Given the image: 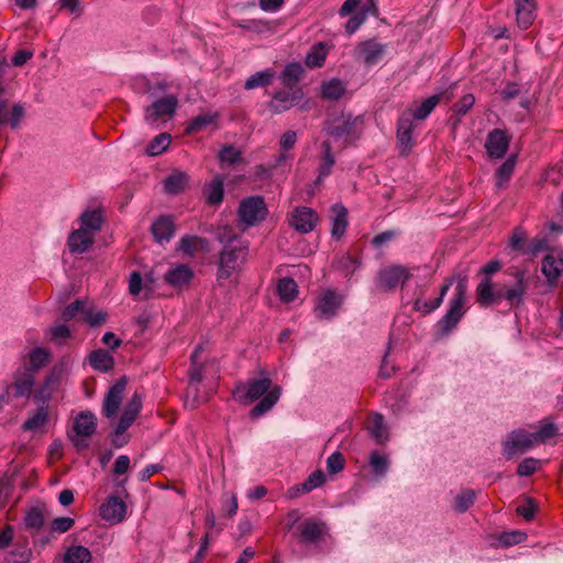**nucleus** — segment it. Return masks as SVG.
<instances>
[{
  "mask_svg": "<svg viewBox=\"0 0 563 563\" xmlns=\"http://www.w3.org/2000/svg\"><path fill=\"white\" fill-rule=\"evenodd\" d=\"M280 395L282 388L279 386H273L272 379L268 377L251 379L246 384H240L232 393L233 398L244 405L263 397L260 402L252 408L250 412L252 418H260L268 412L279 400Z\"/></svg>",
  "mask_w": 563,
  "mask_h": 563,
  "instance_id": "1",
  "label": "nucleus"
},
{
  "mask_svg": "<svg viewBox=\"0 0 563 563\" xmlns=\"http://www.w3.org/2000/svg\"><path fill=\"white\" fill-rule=\"evenodd\" d=\"M223 250L219 255L218 279H227L240 269L249 254V244L236 235H220Z\"/></svg>",
  "mask_w": 563,
  "mask_h": 563,
  "instance_id": "2",
  "label": "nucleus"
},
{
  "mask_svg": "<svg viewBox=\"0 0 563 563\" xmlns=\"http://www.w3.org/2000/svg\"><path fill=\"white\" fill-rule=\"evenodd\" d=\"M468 279L465 275H459L454 295L449 301V308L441 318L439 324L443 332L448 333L456 327L466 312Z\"/></svg>",
  "mask_w": 563,
  "mask_h": 563,
  "instance_id": "3",
  "label": "nucleus"
},
{
  "mask_svg": "<svg viewBox=\"0 0 563 563\" xmlns=\"http://www.w3.org/2000/svg\"><path fill=\"white\" fill-rule=\"evenodd\" d=\"M268 214L267 206L261 196H251L240 202L238 209L239 225L245 230L263 222Z\"/></svg>",
  "mask_w": 563,
  "mask_h": 563,
  "instance_id": "4",
  "label": "nucleus"
},
{
  "mask_svg": "<svg viewBox=\"0 0 563 563\" xmlns=\"http://www.w3.org/2000/svg\"><path fill=\"white\" fill-rule=\"evenodd\" d=\"M2 385L12 398H29L35 386V374L23 364L11 374L10 380H3Z\"/></svg>",
  "mask_w": 563,
  "mask_h": 563,
  "instance_id": "5",
  "label": "nucleus"
},
{
  "mask_svg": "<svg viewBox=\"0 0 563 563\" xmlns=\"http://www.w3.org/2000/svg\"><path fill=\"white\" fill-rule=\"evenodd\" d=\"M363 117H354L351 113H342L325 123V133L334 140L354 137L360 133Z\"/></svg>",
  "mask_w": 563,
  "mask_h": 563,
  "instance_id": "6",
  "label": "nucleus"
},
{
  "mask_svg": "<svg viewBox=\"0 0 563 563\" xmlns=\"http://www.w3.org/2000/svg\"><path fill=\"white\" fill-rule=\"evenodd\" d=\"M345 295L328 288L319 292L316 299L314 312L319 319L330 320L334 318L342 308Z\"/></svg>",
  "mask_w": 563,
  "mask_h": 563,
  "instance_id": "7",
  "label": "nucleus"
},
{
  "mask_svg": "<svg viewBox=\"0 0 563 563\" xmlns=\"http://www.w3.org/2000/svg\"><path fill=\"white\" fill-rule=\"evenodd\" d=\"M178 106V98L174 95L157 99L145 109L144 119L147 124L158 126L170 119Z\"/></svg>",
  "mask_w": 563,
  "mask_h": 563,
  "instance_id": "8",
  "label": "nucleus"
},
{
  "mask_svg": "<svg viewBox=\"0 0 563 563\" xmlns=\"http://www.w3.org/2000/svg\"><path fill=\"white\" fill-rule=\"evenodd\" d=\"M96 428L97 418L90 411H82L75 418L73 423L74 435H70V439L77 450L88 448L87 438L96 432Z\"/></svg>",
  "mask_w": 563,
  "mask_h": 563,
  "instance_id": "9",
  "label": "nucleus"
},
{
  "mask_svg": "<svg viewBox=\"0 0 563 563\" xmlns=\"http://www.w3.org/2000/svg\"><path fill=\"white\" fill-rule=\"evenodd\" d=\"M537 445L536 438L532 432L523 429L514 430L503 443V453L510 460L515 455L522 454L527 450Z\"/></svg>",
  "mask_w": 563,
  "mask_h": 563,
  "instance_id": "10",
  "label": "nucleus"
},
{
  "mask_svg": "<svg viewBox=\"0 0 563 563\" xmlns=\"http://www.w3.org/2000/svg\"><path fill=\"white\" fill-rule=\"evenodd\" d=\"M512 285H505L496 289V297L506 300L510 306H519L523 302V296L527 291L528 284L525 272H517Z\"/></svg>",
  "mask_w": 563,
  "mask_h": 563,
  "instance_id": "11",
  "label": "nucleus"
},
{
  "mask_svg": "<svg viewBox=\"0 0 563 563\" xmlns=\"http://www.w3.org/2000/svg\"><path fill=\"white\" fill-rule=\"evenodd\" d=\"M302 99V90L300 88L290 90H278L273 93L271 101L267 103L268 110L273 114H279L290 110Z\"/></svg>",
  "mask_w": 563,
  "mask_h": 563,
  "instance_id": "12",
  "label": "nucleus"
},
{
  "mask_svg": "<svg viewBox=\"0 0 563 563\" xmlns=\"http://www.w3.org/2000/svg\"><path fill=\"white\" fill-rule=\"evenodd\" d=\"M288 222L297 232L306 234L314 229L318 222V214L309 207H297L289 214Z\"/></svg>",
  "mask_w": 563,
  "mask_h": 563,
  "instance_id": "13",
  "label": "nucleus"
},
{
  "mask_svg": "<svg viewBox=\"0 0 563 563\" xmlns=\"http://www.w3.org/2000/svg\"><path fill=\"white\" fill-rule=\"evenodd\" d=\"M60 384V373L56 369L52 371L43 380V383L32 393L33 402L35 405L49 407L53 394L58 389Z\"/></svg>",
  "mask_w": 563,
  "mask_h": 563,
  "instance_id": "14",
  "label": "nucleus"
},
{
  "mask_svg": "<svg viewBox=\"0 0 563 563\" xmlns=\"http://www.w3.org/2000/svg\"><path fill=\"white\" fill-rule=\"evenodd\" d=\"M99 511L103 520L111 525H115L124 520L126 515V505L119 497L110 496L101 504Z\"/></svg>",
  "mask_w": 563,
  "mask_h": 563,
  "instance_id": "15",
  "label": "nucleus"
},
{
  "mask_svg": "<svg viewBox=\"0 0 563 563\" xmlns=\"http://www.w3.org/2000/svg\"><path fill=\"white\" fill-rule=\"evenodd\" d=\"M510 137L505 131L494 129L487 135L485 148L490 158H501L509 148Z\"/></svg>",
  "mask_w": 563,
  "mask_h": 563,
  "instance_id": "16",
  "label": "nucleus"
},
{
  "mask_svg": "<svg viewBox=\"0 0 563 563\" xmlns=\"http://www.w3.org/2000/svg\"><path fill=\"white\" fill-rule=\"evenodd\" d=\"M413 119L411 110H406L398 120L397 137L402 153H407L413 145Z\"/></svg>",
  "mask_w": 563,
  "mask_h": 563,
  "instance_id": "17",
  "label": "nucleus"
},
{
  "mask_svg": "<svg viewBox=\"0 0 563 563\" xmlns=\"http://www.w3.org/2000/svg\"><path fill=\"white\" fill-rule=\"evenodd\" d=\"M194 277V271L187 264H176L168 268L164 275V282L178 289L187 287Z\"/></svg>",
  "mask_w": 563,
  "mask_h": 563,
  "instance_id": "18",
  "label": "nucleus"
},
{
  "mask_svg": "<svg viewBox=\"0 0 563 563\" xmlns=\"http://www.w3.org/2000/svg\"><path fill=\"white\" fill-rule=\"evenodd\" d=\"M386 52V45L375 40L362 42L357 46L358 58L367 66H372L382 60Z\"/></svg>",
  "mask_w": 563,
  "mask_h": 563,
  "instance_id": "19",
  "label": "nucleus"
},
{
  "mask_svg": "<svg viewBox=\"0 0 563 563\" xmlns=\"http://www.w3.org/2000/svg\"><path fill=\"white\" fill-rule=\"evenodd\" d=\"M541 272L550 285H554L563 275V255L561 253H549L542 260Z\"/></svg>",
  "mask_w": 563,
  "mask_h": 563,
  "instance_id": "20",
  "label": "nucleus"
},
{
  "mask_svg": "<svg viewBox=\"0 0 563 563\" xmlns=\"http://www.w3.org/2000/svg\"><path fill=\"white\" fill-rule=\"evenodd\" d=\"M409 278L408 271L402 266H390L382 269L378 275L380 288L390 290Z\"/></svg>",
  "mask_w": 563,
  "mask_h": 563,
  "instance_id": "21",
  "label": "nucleus"
},
{
  "mask_svg": "<svg viewBox=\"0 0 563 563\" xmlns=\"http://www.w3.org/2000/svg\"><path fill=\"white\" fill-rule=\"evenodd\" d=\"M517 25L527 30L536 19V0H514Z\"/></svg>",
  "mask_w": 563,
  "mask_h": 563,
  "instance_id": "22",
  "label": "nucleus"
},
{
  "mask_svg": "<svg viewBox=\"0 0 563 563\" xmlns=\"http://www.w3.org/2000/svg\"><path fill=\"white\" fill-rule=\"evenodd\" d=\"M125 379L118 380L108 391L103 402V413L111 418L117 415L125 389Z\"/></svg>",
  "mask_w": 563,
  "mask_h": 563,
  "instance_id": "23",
  "label": "nucleus"
},
{
  "mask_svg": "<svg viewBox=\"0 0 563 563\" xmlns=\"http://www.w3.org/2000/svg\"><path fill=\"white\" fill-rule=\"evenodd\" d=\"M366 430L377 444H384L389 440V430L380 413H373L366 424Z\"/></svg>",
  "mask_w": 563,
  "mask_h": 563,
  "instance_id": "24",
  "label": "nucleus"
},
{
  "mask_svg": "<svg viewBox=\"0 0 563 563\" xmlns=\"http://www.w3.org/2000/svg\"><path fill=\"white\" fill-rule=\"evenodd\" d=\"M152 233L159 244L169 242L175 234V223L172 217L163 216L152 224Z\"/></svg>",
  "mask_w": 563,
  "mask_h": 563,
  "instance_id": "25",
  "label": "nucleus"
},
{
  "mask_svg": "<svg viewBox=\"0 0 563 563\" xmlns=\"http://www.w3.org/2000/svg\"><path fill=\"white\" fill-rule=\"evenodd\" d=\"M95 235L91 230L78 228L68 238V246L71 253H85L93 243Z\"/></svg>",
  "mask_w": 563,
  "mask_h": 563,
  "instance_id": "26",
  "label": "nucleus"
},
{
  "mask_svg": "<svg viewBox=\"0 0 563 563\" xmlns=\"http://www.w3.org/2000/svg\"><path fill=\"white\" fill-rule=\"evenodd\" d=\"M332 220H331V235L335 240H340L347 225V210L343 205L335 203L331 208Z\"/></svg>",
  "mask_w": 563,
  "mask_h": 563,
  "instance_id": "27",
  "label": "nucleus"
},
{
  "mask_svg": "<svg viewBox=\"0 0 563 563\" xmlns=\"http://www.w3.org/2000/svg\"><path fill=\"white\" fill-rule=\"evenodd\" d=\"M321 156H320V164L318 168V178L317 181H322L325 177H328L332 168L335 164V157L332 153V146L330 141L325 140L321 143Z\"/></svg>",
  "mask_w": 563,
  "mask_h": 563,
  "instance_id": "28",
  "label": "nucleus"
},
{
  "mask_svg": "<svg viewBox=\"0 0 563 563\" xmlns=\"http://www.w3.org/2000/svg\"><path fill=\"white\" fill-rule=\"evenodd\" d=\"M453 280H454V278H451L444 285H442V287L440 289L439 297H437L433 300H424L422 298H417L413 303V308L417 311H420L424 314L430 313V312L434 311L435 309H438L442 305L443 299H444L448 290L450 289Z\"/></svg>",
  "mask_w": 563,
  "mask_h": 563,
  "instance_id": "29",
  "label": "nucleus"
},
{
  "mask_svg": "<svg viewBox=\"0 0 563 563\" xmlns=\"http://www.w3.org/2000/svg\"><path fill=\"white\" fill-rule=\"evenodd\" d=\"M476 300L482 307H488L494 302H499L496 297V290L493 288L490 277H484L476 287Z\"/></svg>",
  "mask_w": 563,
  "mask_h": 563,
  "instance_id": "30",
  "label": "nucleus"
},
{
  "mask_svg": "<svg viewBox=\"0 0 563 563\" xmlns=\"http://www.w3.org/2000/svg\"><path fill=\"white\" fill-rule=\"evenodd\" d=\"M49 407L36 405V409L31 411L29 418L23 423L24 431H35L47 423Z\"/></svg>",
  "mask_w": 563,
  "mask_h": 563,
  "instance_id": "31",
  "label": "nucleus"
},
{
  "mask_svg": "<svg viewBox=\"0 0 563 563\" xmlns=\"http://www.w3.org/2000/svg\"><path fill=\"white\" fill-rule=\"evenodd\" d=\"M345 91L346 85L338 78L324 81L320 87L321 97L327 100H339Z\"/></svg>",
  "mask_w": 563,
  "mask_h": 563,
  "instance_id": "32",
  "label": "nucleus"
},
{
  "mask_svg": "<svg viewBox=\"0 0 563 563\" xmlns=\"http://www.w3.org/2000/svg\"><path fill=\"white\" fill-rule=\"evenodd\" d=\"M516 162V156L511 155L497 168L495 173L497 189H504L508 185L515 170Z\"/></svg>",
  "mask_w": 563,
  "mask_h": 563,
  "instance_id": "33",
  "label": "nucleus"
},
{
  "mask_svg": "<svg viewBox=\"0 0 563 563\" xmlns=\"http://www.w3.org/2000/svg\"><path fill=\"white\" fill-rule=\"evenodd\" d=\"M89 364L93 369L104 373L113 367L114 360L108 351L97 350L89 355Z\"/></svg>",
  "mask_w": 563,
  "mask_h": 563,
  "instance_id": "34",
  "label": "nucleus"
},
{
  "mask_svg": "<svg viewBox=\"0 0 563 563\" xmlns=\"http://www.w3.org/2000/svg\"><path fill=\"white\" fill-rule=\"evenodd\" d=\"M323 532V523L314 520H308L300 526V540L302 542H312L316 541Z\"/></svg>",
  "mask_w": 563,
  "mask_h": 563,
  "instance_id": "35",
  "label": "nucleus"
},
{
  "mask_svg": "<svg viewBox=\"0 0 563 563\" xmlns=\"http://www.w3.org/2000/svg\"><path fill=\"white\" fill-rule=\"evenodd\" d=\"M328 54L327 45L322 42L313 45L307 53L306 65L309 68L321 67L324 64Z\"/></svg>",
  "mask_w": 563,
  "mask_h": 563,
  "instance_id": "36",
  "label": "nucleus"
},
{
  "mask_svg": "<svg viewBox=\"0 0 563 563\" xmlns=\"http://www.w3.org/2000/svg\"><path fill=\"white\" fill-rule=\"evenodd\" d=\"M275 73L269 68L257 71L246 79L244 88L252 90L258 87H266L273 81Z\"/></svg>",
  "mask_w": 563,
  "mask_h": 563,
  "instance_id": "37",
  "label": "nucleus"
},
{
  "mask_svg": "<svg viewBox=\"0 0 563 563\" xmlns=\"http://www.w3.org/2000/svg\"><path fill=\"white\" fill-rule=\"evenodd\" d=\"M49 356L51 353L47 349L41 346L35 347L29 353V364L25 365L32 368V373L35 374L47 364Z\"/></svg>",
  "mask_w": 563,
  "mask_h": 563,
  "instance_id": "38",
  "label": "nucleus"
},
{
  "mask_svg": "<svg viewBox=\"0 0 563 563\" xmlns=\"http://www.w3.org/2000/svg\"><path fill=\"white\" fill-rule=\"evenodd\" d=\"M206 244L207 241L205 239L196 235H186L180 239L178 250L185 255L192 257L198 252V250L203 247Z\"/></svg>",
  "mask_w": 563,
  "mask_h": 563,
  "instance_id": "39",
  "label": "nucleus"
},
{
  "mask_svg": "<svg viewBox=\"0 0 563 563\" xmlns=\"http://www.w3.org/2000/svg\"><path fill=\"white\" fill-rule=\"evenodd\" d=\"M91 552L82 545L70 547L64 556L65 563H91Z\"/></svg>",
  "mask_w": 563,
  "mask_h": 563,
  "instance_id": "40",
  "label": "nucleus"
},
{
  "mask_svg": "<svg viewBox=\"0 0 563 563\" xmlns=\"http://www.w3.org/2000/svg\"><path fill=\"white\" fill-rule=\"evenodd\" d=\"M102 216L98 210H87L80 216V227L86 230H91L95 235L101 229Z\"/></svg>",
  "mask_w": 563,
  "mask_h": 563,
  "instance_id": "41",
  "label": "nucleus"
},
{
  "mask_svg": "<svg viewBox=\"0 0 563 563\" xmlns=\"http://www.w3.org/2000/svg\"><path fill=\"white\" fill-rule=\"evenodd\" d=\"M476 493L473 489H463L454 498L453 509L459 514L466 512L474 504Z\"/></svg>",
  "mask_w": 563,
  "mask_h": 563,
  "instance_id": "42",
  "label": "nucleus"
},
{
  "mask_svg": "<svg viewBox=\"0 0 563 563\" xmlns=\"http://www.w3.org/2000/svg\"><path fill=\"white\" fill-rule=\"evenodd\" d=\"M441 95H433L423 100L415 110H411L416 120H424L440 102Z\"/></svg>",
  "mask_w": 563,
  "mask_h": 563,
  "instance_id": "43",
  "label": "nucleus"
},
{
  "mask_svg": "<svg viewBox=\"0 0 563 563\" xmlns=\"http://www.w3.org/2000/svg\"><path fill=\"white\" fill-rule=\"evenodd\" d=\"M389 459L385 454H380L377 451H373L369 455V465L378 477H384L389 468Z\"/></svg>",
  "mask_w": 563,
  "mask_h": 563,
  "instance_id": "44",
  "label": "nucleus"
},
{
  "mask_svg": "<svg viewBox=\"0 0 563 563\" xmlns=\"http://www.w3.org/2000/svg\"><path fill=\"white\" fill-rule=\"evenodd\" d=\"M188 177L185 173H175L168 176L164 183L166 192L177 195L184 190L187 185Z\"/></svg>",
  "mask_w": 563,
  "mask_h": 563,
  "instance_id": "45",
  "label": "nucleus"
},
{
  "mask_svg": "<svg viewBox=\"0 0 563 563\" xmlns=\"http://www.w3.org/2000/svg\"><path fill=\"white\" fill-rule=\"evenodd\" d=\"M218 115L216 113H211V112H207V113H202L196 118H194L187 129H186V132L187 133H196V132H200L202 131L203 129H206L208 125H211L216 122Z\"/></svg>",
  "mask_w": 563,
  "mask_h": 563,
  "instance_id": "46",
  "label": "nucleus"
},
{
  "mask_svg": "<svg viewBox=\"0 0 563 563\" xmlns=\"http://www.w3.org/2000/svg\"><path fill=\"white\" fill-rule=\"evenodd\" d=\"M277 291L283 301H292L297 295V284L291 278H282L278 282Z\"/></svg>",
  "mask_w": 563,
  "mask_h": 563,
  "instance_id": "47",
  "label": "nucleus"
},
{
  "mask_svg": "<svg viewBox=\"0 0 563 563\" xmlns=\"http://www.w3.org/2000/svg\"><path fill=\"white\" fill-rule=\"evenodd\" d=\"M170 144V135L168 133H161L155 136L146 147V153L150 156L162 154Z\"/></svg>",
  "mask_w": 563,
  "mask_h": 563,
  "instance_id": "48",
  "label": "nucleus"
},
{
  "mask_svg": "<svg viewBox=\"0 0 563 563\" xmlns=\"http://www.w3.org/2000/svg\"><path fill=\"white\" fill-rule=\"evenodd\" d=\"M223 200V179L214 178L207 186V201L210 205H218Z\"/></svg>",
  "mask_w": 563,
  "mask_h": 563,
  "instance_id": "49",
  "label": "nucleus"
},
{
  "mask_svg": "<svg viewBox=\"0 0 563 563\" xmlns=\"http://www.w3.org/2000/svg\"><path fill=\"white\" fill-rule=\"evenodd\" d=\"M549 246V240L545 235H538L528 241L523 247V255L536 256L537 254L545 251Z\"/></svg>",
  "mask_w": 563,
  "mask_h": 563,
  "instance_id": "50",
  "label": "nucleus"
},
{
  "mask_svg": "<svg viewBox=\"0 0 563 563\" xmlns=\"http://www.w3.org/2000/svg\"><path fill=\"white\" fill-rule=\"evenodd\" d=\"M82 319L91 327H97L106 322L107 313L101 310H95L92 307L86 303Z\"/></svg>",
  "mask_w": 563,
  "mask_h": 563,
  "instance_id": "51",
  "label": "nucleus"
},
{
  "mask_svg": "<svg viewBox=\"0 0 563 563\" xmlns=\"http://www.w3.org/2000/svg\"><path fill=\"white\" fill-rule=\"evenodd\" d=\"M527 243V232L521 227L515 228L509 240V247L523 255V247Z\"/></svg>",
  "mask_w": 563,
  "mask_h": 563,
  "instance_id": "52",
  "label": "nucleus"
},
{
  "mask_svg": "<svg viewBox=\"0 0 563 563\" xmlns=\"http://www.w3.org/2000/svg\"><path fill=\"white\" fill-rule=\"evenodd\" d=\"M532 433L533 437L536 438L537 444H539L554 437L556 434V427L553 422L544 421L539 427L538 431Z\"/></svg>",
  "mask_w": 563,
  "mask_h": 563,
  "instance_id": "53",
  "label": "nucleus"
},
{
  "mask_svg": "<svg viewBox=\"0 0 563 563\" xmlns=\"http://www.w3.org/2000/svg\"><path fill=\"white\" fill-rule=\"evenodd\" d=\"M325 482V475L321 470H317L312 472L308 478L302 483L301 489L307 490L308 493L312 492L316 488L321 487Z\"/></svg>",
  "mask_w": 563,
  "mask_h": 563,
  "instance_id": "54",
  "label": "nucleus"
},
{
  "mask_svg": "<svg viewBox=\"0 0 563 563\" xmlns=\"http://www.w3.org/2000/svg\"><path fill=\"white\" fill-rule=\"evenodd\" d=\"M302 74V67L299 64H289L282 74V80L285 85L297 82Z\"/></svg>",
  "mask_w": 563,
  "mask_h": 563,
  "instance_id": "55",
  "label": "nucleus"
},
{
  "mask_svg": "<svg viewBox=\"0 0 563 563\" xmlns=\"http://www.w3.org/2000/svg\"><path fill=\"white\" fill-rule=\"evenodd\" d=\"M24 522L27 529L38 530L43 526L44 517L40 509L32 508L27 511L24 518Z\"/></svg>",
  "mask_w": 563,
  "mask_h": 563,
  "instance_id": "56",
  "label": "nucleus"
},
{
  "mask_svg": "<svg viewBox=\"0 0 563 563\" xmlns=\"http://www.w3.org/2000/svg\"><path fill=\"white\" fill-rule=\"evenodd\" d=\"M241 152L232 145L224 146L219 153V159L222 164L232 165L239 162Z\"/></svg>",
  "mask_w": 563,
  "mask_h": 563,
  "instance_id": "57",
  "label": "nucleus"
},
{
  "mask_svg": "<svg viewBox=\"0 0 563 563\" xmlns=\"http://www.w3.org/2000/svg\"><path fill=\"white\" fill-rule=\"evenodd\" d=\"M86 303H87L86 301L77 300V301L68 305L62 312V319L64 321H70L71 319L77 317V314H79V313L82 316Z\"/></svg>",
  "mask_w": 563,
  "mask_h": 563,
  "instance_id": "58",
  "label": "nucleus"
},
{
  "mask_svg": "<svg viewBox=\"0 0 563 563\" xmlns=\"http://www.w3.org/2000/svg\"><path fill=\"white\" fill-rule=\"evenodd\" d=\"M344 467V457L340 452L332 453L327 459V470L331 474L341 472Z\"/></svg>",
  "mask_w": 563,
  "mask_h": 563,
  "instance_id": "59",
  "label": "nucleus"
},
{
  "mask_svg": "<svg viewBox=\"0 0 563 563\" xmlns=\"http://www.w3.org/2000/svg\"><path fill=\"white\" fill-rule=\"evenodd\" d=\"M527 538L521 531L505 532L500 536L499 542L505 547H511L522 542Z\"/></svg>",
  "mask_w": 563,
  "mask_h": 563,
  "instance_id": "60",
  "label": "nucleus"
},
{
  "mask_svg": "<svg viewBox=\"0 0 563 563\" xmlns=\"http://www.w3.org/2000/svg\"><path fill=\"white\" fill-rule=\"evenodd\" d=\"M135 418L125 412L122 413L121 419L115 428V438L113 439V443L115 446H122L124 442H118L117 438L123 434L126 429L133 423Z\"/></svg>",
  "mask_w": 563,
  "mask_h": 563,
  "instance_id": "61",
  "label": "nucleus"
},
{
  "mask_svg": "<svg viewBox=\"0 0 563 563\" xmlns=\"http://www.w3.org/2000/svg\"><path fill=\"white\" fill-rule=\"evenodd\" d=\"M52 341L59 342L70 336V330L65 324L53 325L47 330Z\"/></svg>",
  "mask_w": 563,
  "mask_h": 563,
  "instance_id": "62",
  "label": "nucleus"
},
{
  "mask_svg": "<svg viewBox=\"0 0 563 563\" xmlns=\"http://www.w3.org/2000/svg\"><path fill=\"white\" fill-rule=\"evenodd\" d=\"M475 98L473 95H465L453 106V111L457 117H463L473 107Z\"/></svg>",
  "mask_w": 563,
  "mask_h": 563,
  "instance_id": "63",
  "label": "nucleus"
},
{
  "mask_svg": "<svg viewBox=\"0 0 563 563\" xmlns=\"http://www.w3.org/2000/svg\"><path fill=\"white\" fill-rule=\"evenodd\" d=\"M539 461L532 457L525 459L520 462L517 473L520 476H529L533 474L538 467Z\"/></svg>",
  "mask_w": 563,
  "mask_h": 563,
  "instance_id": "64",
  "label": "nucleus"
}]
</instances>
